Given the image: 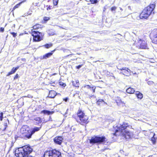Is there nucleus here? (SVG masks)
<instances>
[{"label": "nucleus", "instance_id": "46", "mask_svg": "<svg viewBox=\"0 0 157 157\" xmlns=\"http://www.w3.org/2000/svg\"><path fill=\"white\" fill-rule=\"evenodd\" d=\"M67 50L66 49H64L63 51L64 52H65L66 51V50Z\"/></svg>", "mask_w": 157, "mask_h": 157}, {"label": "nucleus", "instance_id": "37", "mask_svg": "<svg viewBox=\"0 0 157 157\" xmlns=\"http://www.w3.org/2000/svg\"><path fill=\"white\" fill-rule=\"evenodd\" d=\"M0 31L3 32L4 31V28L2 27H1L0 28Z\"/></svg>", "mask_w": 157, "mask_h": 157}, {"label": "nucleus", "instance_id": "34", "mask_svg": "<svg viewBox=\"0 0 157 157\" xmlns=\"http://www.w3.org/2000/svg\"><path fill=\"white\" fill-rule=\"evenodd\" d=\"M11 34L14 37H15L17 36L16 33H15L14 32H12L11 33Z\"/></svg>", "mask_w": 157, "mask_h": 157}, {"label": "nucleus", "instance_id": "4", "mask_svg": "<svg viewBox=\"0 0 157 157\" xmlns=\"http://www.w3.org/2000/svg\"><path fill=\"white\" fill-rule=\"evenodd\" d=\"M44 157H61V154L56 149L46 151L44 154Z\"/></svg>", "mask_w": 157, "mask_h": 157}, {"label": "nucleus", "instance_id": "9", "mask_svg": "<svg viewBox=\"0 0 157 157\" xmlns=\"http://www.w3.org/2000/svg\"><path fill=\"white\" fill-rule=\"evenodd\" d=\"M118 69L122 71L123 72H121V73H122L123 75H126L127 76H129L131 75V70L126 67H123L122 68L117 67Z\"/></svg>", "mask_w": 157, "mask_h": 157}, {"label": "nucleus", "instance_id": "43", "mask_svg": "<svg viewBox=\"0 0 157 157\" xmlns=\"http://www.w3.org/2000/svg\"><path fill=\"white\" fill-rule=\"evenodd\" d=\"M90 97L92 98V97H94V94H93V95L91 94V95H90Z\"/></svg>", "mask_w": 157, "mask_h": 157}, {"label": "nucleus", "instance_id": "16", "mask_svg": "<svg viewBox=\"0 0 157 157\" xmlns=\"http://www.w3.org/2000/svg\"><path fill=\"white\" fill-rule=\"evenodd\" d=\"M52 53H48L46 54L45 55H44L43 56H41L40 57V59H46L49 58L52 55Z\"/></svg>", "mask_w": 157, "mask_h": 157}, {"label": "nucleus", "instance_id": "7", "mask_svg": "<svg viewBox=\"0 0 157 157\" xmlns=\"http://www.w3.org/2000/svg\"><path fill=\"white\" fill-rule=\"evenodd\" d=\"M15 154L17 157H26L21 147L16 149L15 151Z\"/></svg>", "mask_w": 157, "mask_h": 157}, {"label": "nucleus", "instance_id": "47", "mask_svg": "<svg viewBox=\"0 0 157 157\" xmlns=\"http://www.w3.org/2000/svg\"><path fill=\"white\" fill-rule=\"evenodd\" d=\"M26 157H32V156H28Z\"/></svg>", "mask_w": 157, "mask_h": 157}, {"label": "nucleus", "instance_id": "22", "mask_svg": "<svg viewBox=\"0 0 157 157\" xmlns=\"http://www.w3.org/2000/svg\"><path fill=\"white\" fill-rule=\"evenodd\" d=\"M152 134L153 135V136L151 138V140L153 144H155L156 142V139L155 137V134L154 133H152Z\"/></svg>", "mask_w": 157, "mask_h": 157}, {"label": "nucleus", "instance_id": "14", "mask_svg": "<svg viewBox=\"0 0 157 157\" xmlns=\"http://www.w3.org/2000/svg\"><path fill=\"white\" fill-rule=\"evenodd\" d=\"M77 115L79 118L86 116V115H85V114L84 113L83 111L80 109H79L78 110L77 113Z\"/></svg>", "mask_w": 157, "mask_h": 157}, {"label": "nucleus", "instance_id": "23", "mask_svg": "<svg viewBox=\"0 0 157 157\" xmlns=\"http://www.w3.org/2000/svg\"><path fill=\"white\" fill-rule=\"evenodd\" d=\"M42 113H44V114H47L48 115L50 114L51 112L48 110H43L41 112Z\"/></svg>", "mask_w": 157, "mask_h": 157}, {"label": "nucleus", "instance_id": "32", "mask_svg": "<svg viewBox=\"0 0 157 157\" xmlns=\"http://www.w3.org/2000/svg\"><path fill=\"white\" fill-rule=\"evenodd\" d=\"M154 38H155V39H157V30H156V32H155V33L154 35Z\"/></svg>", "mask_w": 157, "mask_h": 157}, {"label": "nucleus", "instance_id": "42", "mask_svg": "<svg viewBox=\"0 0 157 157\" xmlns=\"http://www.w3.org/2000/svg\"><path fill=\"white\" fill-rule=\"evenodd\" d=\"M60 85H61L63 86H65L66 85L65 84H64V83H62V84H61L60 83Z\"/></svg>", "mask_w": 157, "mask_h": 157}, {"label": "nucleus", "instance_id": "20", "mask_svg": "<svg viewBox=\"0 0 157 157\" xmlns=\"http://www.w3.org/2000/svg\"><path fill=\"white\" fill-rule=\"evenodd\" d=\"M72 84L73 86L76 87H79V82L78 80H76L75 81L72 82Z\"/></svg>", "mask_w": 157, "mask_h": 157}, {"label": "nucleus", "instance_id": "24", "mask_svg": "<svg viewBox=\"0 0 157 157\" xmlns=\"http://www.w3.org/2000/svg\"><path fill=\"white\" fill-rule=\"evenodd\" d=\"M26 0H24L20 2L18 4H17L14 7L13 9H16L17 8H18L20 5H21L23 2H25Z\"/></svg>", "mask_w": 157, "mask_h": 157}, {"label": "nucleus", "instance_id": "10", "mask_svg": "<svg viewBox=\"0 0 157 157\" xmlns=\"http://www.w3.org/2000/svg\"><path fill=\"white\" fill-rule=\"evenodd\" d=\"M21 148H22L26 156H29L28 155L32 152L33 150L31 148L27 145L24 146Z\"/></svg>", "mask_w": 157, "mask_h": 157}, {"label": "nucleus", "instance_id": "38", "mask_svg": "<svg viewBox=\"0 0 157 157\" xmlns=\"http://www.w3.org/2000/svg\"><path fill=\"white\" fill-rule=\"evenodd\" d=\"M85 87H86L88 89L90 88H92V87H91L89 85H86Z\"/></svg>", "mask_w": 157, "mask_h": 157}, {"label": "nucleus", "instance_id": "1", "mask_svg": "<svg viewBox=\"0 0 157 157\" xmlns=\"http://www.w3.org/2000/svg\"><path fill=\"white\" fill-rule=\"evenodd\" d=\"M117 127L118 129L116 130L115 133L113 134V135L117 136V133L119 132L126 139H129L132 136V133L129 131L128 129V128H129L128 124L124 123L123 124L119 125Z\"/></svg>", "mask_w": 157, "mask_h": 157}, {"label": "nucleus", "instance_id": "26", "mask_svg": "<svg viewBox=\"0 0 157 157\" xmlns=\"http://www.w3.org/2000/svg\"><path fill=\"white\" fill-rule=\"evenodd\" d=\"M52 46V44H46L44 45L43 46V47H44L45 48H49L51 47Z\"/></svg>", "mask_w": 157, "mask_h": 157}, {"label": "nucleus", "instance_id": "33", "mask_svg": "<svg viewBox=\"0 0 157 157\" xmlns=\"http://www.w3.org/2000/svg\"><path fill=\"white\" fill-rule=\"evenodd\" d=\"M117 9V7H115V6H114V7H112L111 8V10L112 11H115L116 9Z\"/></svg>", "mask_w": 157, "mask_h": 157}, {"label": "nucleus", "instance_id": "13", "mask_svg": "<svg viewBox=\"0 0 157 157\" xmlns=\"http://www.w3.org/2000/svg\"><path fill=\"white\" fill-rule=\"evenodd\" d=\"M56 95V94L55 91L53 90H51L49 91V93L48 96V97L51 98H54Z\"/></svg>", "mask_w": 157, "mask_h": 157}, {"label": "nucleus", "instance_id": "27", "mask_svg": "<svg viewBox=\"0 0 157 157\" xmlns=\"http://www.w3.org/2000/svg\"><path fill=\"white\" fill-rule=\"evenodd\" d=\"M59 0H53V3L54 5L56 6L58 3Z\"/></svg>", "mask_w": 157, "mask_h": 157}, {"label": "nucleus", "instance_id": "36", "mask_svg": "<svg viewBox=\"0 0 157 157\" xmlns=\"http://www.w3.org/2000/svg\"><path fill=\"white\" fill-rule=\"evenodd\" d=\"M82 65H80L76 67V68L77 69H80L82 66Z\"/></svg>", "mask_w": 157, "mask_h": 157}, {"label": "nucleus", "instance_id": "2", "mask_svg": "<svg viewBox=\"0 0 157 157\" xmlns=\"http://www.w3.org/2000/svg\"><path fill=\"white\" fill-rule=\"evenodd\" d=\"M40 127H36L33 128L32 130H29V127L27 125H24L21 129V132L22 134H25V136L28 139L31 138L32 135L36 132L38 131Z\"/></svg>", "mask_w": 157, "mask_h": 157}, {"label": "nucleus", "instance_id": "52", "mask_svg": "<svg viewBox=\"0 0 157 157\" xmlns=\"http://www.w3.org/2000/svg\"><path fill=\"white\" fill-rule=\"evenodd\" d=\"M23 59V60H24V59Z\"/></svg>", "mask_w": 157, "mask_h": 157}, {"label": "nucleus", "instance_id": "5", "mask_svg": "<svg viewBox=\"0 0 157 157\" xmlns=\"http://www.w3.org/2000/svg\"><path fill=\"white\" fill-rule=\"evenodd\" d=\"M107 141L106 139L105 136L98 137L95 136L92 137L90 140V143H98L102 144L105 143Z\"/></svg>", "mask_w": 157, "mask_h": 157}, {"label": "nucleus", "instance_id": "50", "mask_svg": "<svg viewBox=\"0 0 157 157\" xmlns=\"http://www.w3.org/2000/svg\"><path fill=\"white\" fill-rule=\"evenodd\" d=\"M49 9H50V8H49V7H48Z\"/></svg>", "mask_w": 157, "mask_h": 157}, {"label": "nucleus", "instance_id": "51", "mask_svg": "<svg viewBox=\"0 0 157 157\" xmlns=\"http://www.w3.org/2000/svg\"><path fill=\"white\" fill-rule=\"evenodd\" d=\"M49 9H50V8H49V7H48Z\"/></svg>", "mask_w": 157, "mask_h": 157}, {"label": "nucleus", "instance_id": "12", "mask_svg": "<svg viewBox=\"0 0 157 157\" xmlns=\"http://www.w3.org/2000/svg\"><path fill=\"white\" fill-rule=\"evenodd\" d=\"M116 102L117 105L119 106H124V105L125 103L123 101H121L119 97L117 98V99L116 100Z\"/></svg>", "mask_w": 157, "mask_h": 157}, {"label": "nucleus", "instance_id": "44", "mask_svg": "<svg viewBox=\"0 0 157 157\" xmlns=\"http://www.w3.org/2000/svg\"><path fill=\"white\" fill-rule=\"evenodd\" d=\"M72 55V54L69 55H67V56H66V57H68V56H71V55Z\"/></svg>", "mask_w": 157, "mask_h": 157}, {"label": "nucleus", "instance_id": "18", "mask_svg": "<svg viewBox=\"0 0 157 157\" xmlns=\"http://www.w3.org/2000/svg\"><path fill=\"white\" fill-rule=\"evenodd\" d=\"M140 48L142 49H145L147 48V44L145 41H143L140 44Z\"/></svg>", "mask_w": 157, "mask_h": 157}, {"label": "nucleus", "instance_id": "40", "mask_svg": "<svg viewBox=\"0 0 157 157\" xmlns=\"http://www.w3.org/2000/svg\"><path fill=\"white\" fill-rule=\"evenodd\" d=\"M68 98H64V99H63V100L65 101H67L68 100Z\"/></svg>", "mask_w": 157, "mask_h": 157}, {"label": "nucleus", "instance_id": "53", "mask_svg": "<svg viewBox=\"0 0 157 157\" xmlns=\"http://www.w3.org/2000/svg\"><path fill=\"white\" fill-rule=\"evenodd\" d=\"M23 59V60H24V59Z\"/></svg>", "mask_w": 157, "mask_h": 157}, {"label": "nucleus", "instance_id": "19", "mask_svg": "<svg viewBox=\"0 0 157 157\" xmlns=\"http://www.w3.org/2000/svg\"><path fill=\"white\" fill-rule=\"evenodd\" d=\"M135 91L134 89L131 87H129L126 90V92L128 94H132L134 93Z\"/></svg>", "mask_w": 157, "mask_h": 157}, {"label": "nucleus", "instance_id": "41", "mask_svg": "<svg viewBox=\"0 0 157 157\" xmlns=\"http://www.w3.org/2000/svg\"><path fill=\"white\" fill-rule=\"evenodd\" d=\"M18 76V75L17 74L16 75H15V76L14 79H16L17 78Z\"/></svg>", "mask_w": 157, "mask_h": 157}, {"label": "nucleus", "instance_id": "49", "mask_svg": "<svg viewBox=\"0 0 157 157\" xmlns=\"http://www.w3.org/2000/svg\"><path fill=\"white\" fill-rule=\"evenodd\" d=\"M49 9H50V8H49V7H48Z\"/></svg>", "mask_w": 157, "mask_h": 157}, {"label": "nucleus", "instance_id": "15", "mask_svg": "<svg viewBox=\"0 0 157 157\" xmlns=\"http://www.w3.org/2000/svg\"><path fill=\"white\" fill-rule=\"evenodd\" d=\"M135 94L138 99H141L143 97V94L139 91L135 92Z\"/></svg>", "mask_w": 157, "mask_h": 157}, {"label": "nucleus", "instance_id": "28", "mask_svg": "<svg viewBox=\"0 0 157 157\" xmlns=\"http://www.w3.org/2000/svg\"><path fill=\"white\" fill-rule=\"evenodd\" d=\"M92 4L96 3L97 2V0H90Z\"/></svg>", "mask_w": 157, "mask_h": 157}, {"label": "nucleus", "instance_id": "48", "mask_svg": "<svg viewBox=\"0 0 157 157\" xmlns=\"http://www.w3.org/2000/svg\"><path fill=\"white\" fill-rule=\"evenodd\" d=\"M54 35V34L53 33H52L51 34V35Z\"/></svg>", "mask_w": 157, "mask_h": 157}, {"label": "nucleus", "instance_id": "21", "mask_svg": "<svg viewBox=\"0 0 157 157\" xmlns=\"http://www.w3.org/2000/svg\"><path fill=\"white\" fill-rule=\"evenodd\" d=\"M102 102H104V103L107 104V103L105 102L102 99H99L96 102V104L98 105H100V104Z\"/></svg>", "mask_w": 157, "mask_h": 157}, {"label": "nucleus", "instance_id": "45", "mask_svg": "<svg viewBox=\"0 0 157 157\" xmlns=\"http://www.w3.org/2000/svg\"><path fill=\"white\" fill-rule=\"evenodd\" d=\"M119 8H120V10H121V11H123V9H122L121 8V7H119Z\"/></svg>", "mask_w": 157, "mask_h": 157}, {"label": "nucleus", "instance_id": "30", "mask_svg": "<svg viewBox=\"0 0 157 157\" xmlns=\"http://www.w3.org/2000/svg\"><path fill=\"white\" fill-rule=\"evenodd\" d=\"M34 120L36 121H40V118L39 117H36L34 118Z\"/></svg>", "mask_w": 157, "mask_h": 157}, {"label": "nucleus", "instance_id": "3", "mask_svg": "<svg viewBox=\"0 0 157 157\" xmlns=\"http://www.w3.org/2000/svg\"><path fill=\"white\" fill-rule=\"evenodd\" d=\"M155 7V4H152L145 8L140 14V18L141 19L147 18L152 13Z\"/></svg>", "mask_w": 157, "mask_h": 157}, {"label": "nucleus", "instance_id": "39", "mask_svg": "<svg viewBox=\"0 0 157 157\" xmlns=\"http://www.w3.org/2000/svg\"><path fill=\"white\" fill-rule=\"evenodd\" d=\"M92 90L93 91V92H94L95 89V87H92Z\"/></svg>", "mask_w": 157, "mask_h": 157}, {"label": "nucleus", "instance_id": "29", "mask_svg": "<svg viewBox=\"0 0 157 157\" xmlns=\"http://www.w3.org/2000/svg\"><path fill=\"white\" fill-rule=\"evenodd\" d=\"M147 84L149 85H151L153 84L154 82L152 81H149L147 82Z\"/></svg>", "mask_w": 157, "mask_h": 157}, {"label": "nucleus", "instance_id": "11", "mask_svg": "<svg viewBox=\"0 0 157 157\" xmlns=\"http://www.w3.org/2000/svg\"><path fill=\"white\" fill-rule=\"evenodd\" d=\"M63 140V138L61 136L56 137L54 139L55 143L59 145L61 144Z\"/></svg>", "mask_w": 157, "mask_h": 157}, {"label": "nucleus", "instance_id": "25", "mask_svg": "<svg viewBox=\"0 0 157 157\" xmlns=\"http://www.w3.org/2000/svg\"><path fill=\"white\" fill-rule=\"evenodd\" d=\"M41 27V25L39 24L34 25L33 27L34 29H37Z\"/></svg>", "mask_w": 157, "mask_h": 157}, {"label": "nucleus", "instance_id": "6", "mask_svg": "<svg viewBox=\"0 0 157 157\" xmlns=\"http://www.w3.org/2000/svg\"><path fill=\"white\" fill-rule=\"evenodd\" d=\"M32 30V35L33 36V40L34 41H39L43 40L44 34L43 33L38 31Z\"/></svg>", "mask_w": 157, "mask_h": 157}, {"label": "nucleus", "instance_id": "35", "mask_svg": "<svg viewBox=\"0 0 157 157\" xmlns=\"http://www.w3.org/2000/svg\"><path fill=\"white\" fill-rule=\"evenodd\" d=\"M44 20L45 21H47L49 20V18L48 17H45L44 18Z\"/></svg>", "mask_w": 157, "mask_h": 157}, {"label": "nucleus", "instance_id": "31", "mask_svg": "<svg viewBox=\"0 0 157 157\" xmlns=\"http://www.w3.org/2000/svg\"><path fill=\"white\" fill-rule=\"evenodd\" d=\"M3 113L2 112L0 113V119L1 121L2 120Z\"/></svg>", "mask_w": 157, "mask_h": 157}, {"label": "nucleus", "instance_id": "8", "mask_svg": "<svg viewBox=\"0 0 157 157\" xmlns=\"http://www.w3.org/2000/svg\"><path fill=\"white\" fill-rule=\"evenodd\" d=\"M88 117L86 115L84 116L83 117H81L79 118V120H77V121L80 123L82 125H84L87 124L89 121Z\"/></svg>", "mask_w": 157, "mask_h": 157}, {"label": "nucleus", "instance_id": "17", "mask_svg": "<svg viewBox=\"0 0 157 157\" xmlns=\"http://www.w3.org/2000/svg\"><path fill=\"white\" fill-rule=\"evenodd\" d=\"M19 68V66H18L15 68L13 67L11 71L7 75V76H9L10 75L15 73L16 71Z\"/></svg>", "mask_w": 157, "mask_h": 157}]
</instances>
